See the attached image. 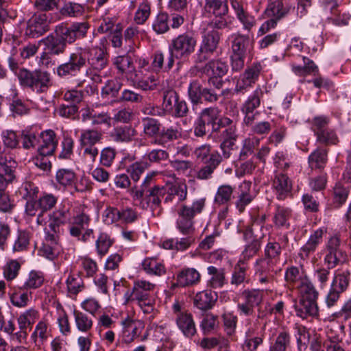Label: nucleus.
<instances>
[{
    "mask_svg": "<svg viewBox=\"0 0 351 351\" xmlns=\"http://www.w3.org/2000/svg\"><path fill=\"white\" fill-rule=\"evenodd\" d=\"M163 101L162 104V109L166 112L170 114L173 112L175 104L179 99L177 92L171 88H167L162 90Z\"/></svg>",
    "mask_w": 351,
    "mask_h": 351,
    "instance_id": "obj_49",
    "label": "nucleus"
},
{
    "mask_svg": "<svg viewBox=\"0 0 351 351\" xmlns=\"http://www.w3.org/2000/svg\"><path fill=\"white\" fill-rule=\"evenodd\" d=\"M166 197L165 202H172L176 197L178 202H182L187 197V186L186 184H175L167 188Z\"/></svg>",
    "mask_w": 351,
    "mask_h": 351,
    "instance_id": "obj_45",
    "label": "nucleus"
},
{
    "mask_svg": "<svg viewBox=\"0 0 351 351\" xmlns=\"http://www.w3.org/2000/svg\"><path fill=\"white\" fill-rule=\"evenodd\" d=\"M197 45L196 38L189 33H183L172 39L169 45V56L167 57L165 69L170 71L175 60L184 61L194 53Z\"/></svg>",
    "mask_w": 351,
    "mask_h": 351,
    "instance_id": "obj_1",
    "label": "nucleus"
},
{
    "mask_svg": "<svg viewBox=\"0 0 351 351\" xmlns=\"http://www.w3.org/2000/svg\"><path fill=\"white\" fill-rule=\"evenodd\" d=\"M69 208L59 207L48 214V221L44 228L46 241L56 242L60 239V226L65 224L69 219Z\"/></svg>",
    "mask_w": 351,
    "mask_h": 351,
    "instance_id": "obj_8",
    "label": "nucleus"
},
{
    "mask_svg": "<svg viewBox=\"0 0 351 351\" xmlns=\"http://www.w3.org/2000/svg\"><path fill=\"white\" fill-rule=\"evenodd\" d=\"M270 92L265 86H257L254 90L247 97L241 106V110L245 115L243 122L247 125L253 124L256 113L254 111L260 107L261 102L264 103L265 99L269 97Z\"/></svg>",
    "mask_w": 351,
    "mask_h": 351,
    "instance_id": "obj_5",
    "label": "nucleus"
},
{
    "mask_svg": "<svg viewBox=\"0 0 351 351\" xmlns=\"http://www.w3.org/2000/svg\"><path fill=\"white\" fill-rule=\"evenodd\" d=\"M230 5L244 30L250 32L256 25L255 17L244 9L243 4L237 0H230Z\"/></svg>",
    "mask_w": 351,
    "mask_h": 351,
    "instance_id": "obj_21",
    "label": "nucleus"
},
{
    "mask_svg": "<svg viewBox=\"0 0 351 351\" xmlns=\"http://www.w3.org/2000/svg\"><path fill=\"white\" fill-rule=\"evenodd\" d=\"M205 10L213 15L228 14L227 0H205Z\"/></svg>",
    "mask_w": 351,
    "mask_h": 351,
    "instance_id": "obj_52",
    "label": "nucleus"
},
{
    "mask_svg": "<svg viewBox=\"0 0 351 351\" xmlns=\"http://www.w3.org/2000/svg\"><path fill=\"white\" fill-rule=\"evenodd\" d=\"M232 53L245 55L247 45L249 43V37L241 34L232 35Z\"/></svg>",
    "mask_w": 351,
    "mask_h": 351,
    "instance_id": "obj_61",
    "label": "nucleus"
},
{
    "mask_svg": "<svg viewBox=\"0 0 351 351\" xmlns=\"http://www.w3.org/2000/svg\"><path fill=\"white\" fill-rule=\"evenodd\" d=\"M220 163V154L217 152L211 154L208 162L197 171L196 178L202 180L211 179L215 170Z\"/></svg>",
    "mask_w": 351,
    "mask_h": 351,
    "instance_id": "obj_31",
    "label": "nucleus"
},
{
    "mask_svg": "<svg viewBox=\"0 0 351 351\" xmlns=\"http://www.w3.org/2000/svg\"><path fill=\"white\" fill-rule=\"evenodd\" d=\"M103 138L101 132L95 129H88L82 131L80 142L81 146H95Z\"/></svg>",
    "mask_w": 351,
    "mask_h": 351,
    "instance_id": "obj_44",
    "label": "nucleus"
},
{
    "mask_svg": "<svg viewBox=\"0 0 351 351\" xmlns=\"http://www.w3.org/2000/svg\"><path fill=\"white\" fill-rule=\"evenodd\" d=\"M10 298L14 306L23 308L27 305L32 293L27 287H14L10 292Z\"/></svg>",
    "mask_w": 351,
    "mask_h": 351,
    "instance_id": "obj_36",
    "label": "nucleus"
},
{
    "mask_svg": "<svg viewBox=\"0 0 351 351\" xmlns=\"http://www.w3.org/2000/svg\"><path fill=\"white\" fill-rule=\"evenodd\" d=\"M292 210L284 206L276 205L273 214V223L276 228L289 229Z\"/></svg>",
    "mask_w": 351,
    "mask_h": 351,
    "instance_id": "obj_29",
    "label": "nucleus"
},
{
    "mask_svg": "<svg viewBox=\"0 0 351 351\" xmlns=\"http://www.w3.org/2000/svg\"><path fill=\"white\" fill-rule=\"evenodd\" d=\"M16 76L21 85L28 87L37 93L46 92L51 86L50 73L40 69L30 71L26 69H20Z\"/></svg>",
    "mask_w": 351,
    "mask_h": 351,
    "instance_id": "obj_4",
    "label": "nucleus"
},
{
    "mask_svg": "<svg viewBox=\"0 0 351 351\" xmlns=\"http://www.w3.org/2000/svg\"><path fill=\"white\" fill-rule=\"evenodd\" d=\"M143 132L148 137H155L159 134L160 132V123L158 120L153 118L146 117L142 121Z\"/></svg>",
    "mask_w": 351,
    "mask_h": 351,
    "instance_id": "obj_59",
    "label": "nucleus"
},
{
    "mask_svg": "<svg viewBox=\"0 0 351 351\" xmlns=\"http://www.w3.org/2000/svg\"><path fill=\"white\" fill-rule=\"evenodd\" d=\"M207 272L210 276L208 282L210 285H223L226 283L223 269L211 265L208 267Z\"/></svg>",
    "mask_w": 351,
    "mask_h": 351,
    "instance_id": "obj_62",
    "label": "nucleus"
},
{
    "mask_svg": "<svg viewBox=\"0 0 351 351\" xmlns=\"http://www.w3.org/2000/svg\"><path fill=\"white\" fill-rule=\"evenodd\" d=\"M263 66L261 63L256 62L247 66L237 80L234 93L245 94L258 81Z\"/></svg>",
    "mask_w": 351,
    "mask_h": 351,
    "instance_id": "obj_12",
    "label": "nucleus"
},
{
    "mask_svg": "<svg viewBox=\"0 0 351 351\" xmlns=\"http://www.w3.org/2000/svg\"><path fill=\"white\" fill-rule=\"evenodd\" d=\"M38 152L42 155H53L58 145L56 134L52 130H46L39 134Z\"/></svg>",
    "mask_w": 351,
    "mask_h": 351,
    "instance_id": "obj_18",
    "label": "nucleus"
},
{
    "mask_svg": "<svg viewBox=\"0 0 351 351\" xmlns=\"http://www.w3.org/2000/svg\"><path fill=\"white\" fill-rule=\"evenodd\" d=\"M217 298V295L210 289H206L198 292L195 298V305L201 310H208L214 304Z\"/></svg>",
    "mask_w": 351,
    "mask_h": 351,
    "instance_id": "obj_39",
    "label": "nucleus"
},
{
    "mask_svg": "<svg viewBox=\"0 0 351 351\" xmlns=\"http://www.w3.org/2000/svg\"><path fill=\"white\" fill-rule=\"evenodd\" d=\"M73 315L77 328L82 332H88L93 328V321L86 313L74 311Z\"/></svg>",
    "mask_w": 351,
    "mask_h": 351,
    "instance_id": "obj_56",
    "label": "nucleus"
},
{
    "mask_svg": "<svg viewBox=\"0 0 351 351\" xmlns=\"http://www.w3.org/2000/svg\"><path fill=\"white\" fill-rule=\"evenodd\" d=\"M175 320L178 328L186 337L192 338L197 333L195 324L191 313H179Z\"/></svg>",
    "mask_w": 351,
    "mask_h": 351,
    "instance_id": "obj_23",
    "label": "nucleus"
},
{
    "mask_svg": "<svg viewBox=\"0 0 351 351\" xmlns=\"http://www.w3.org/2000/svg\"><path fill=\"white\" fill-rule=\"evenodd\" d=\"M219 131L218 137L221 142L234 143L238 138L237 124L232 119L227 117H223L219 120Z\"/></svg>",
    "mask_w": 351,
    "mask_h": 351,
    "instance_id": "obj_17",
    "label": "nucleus"
},
{
    "mask_svg": "<svg viewBox=\"0 0 351 351\" xmlns=\"http://www.w3.org/2000/svg\"><path fill=\"white\" fill-rule=\"evenodd\" d=\"M328 161V151L317 148L308 156V162L312 169H323Z\"/></svg>",
    "mask_w": 351,
    "mask_h": 351,
    "instance_id": "obj_42",
    "label": "nucleus"
},
{
    "mask_svg": "<svg viewBox=\"0 0 351 351\" xmlns=\"http://www.w3.org/2000/svg\"><path fill=\"white\" fill-rule=\"evenodd\" d=\"M167 193V187L156 185L150 187L146 192L144 199L138 204L143 209H149L154 216H158L162 213L161 199Z\"/></svg>",
    "mask_w": 351,
    "mask_h": 351,
    "instance_id": "obj_11",
    "label": "nucleus"
},
{
    "mask_svg": "<svg viewBox=\"0 0 351 351\" xmlns=\"http://www.w3.org/2000/svg\"><path fill=\"white\" fill-rule=\"evenodd\" d=\"M120 223L130 224L136 222L140 217V214L136 208L130 206H125L119 208Z\"/></svg>",
    "mask_w": 351,
    "mask_h": 351,
    "instance_id": "obj_64",
    "label": "nucleus"
},
{
    "mask_svg": "<svg viewBox=\"0 0 351 351\" xmlns=\"http://www.w3.org/2000/svg\"><path fill=\"white\" fill-rule=\"evenodd\" d=\"M272 185L278 199H285L291 195L292 184L287 175L283 173L276 175Z\"/></svg>",
    "mask_w": 351,
    "mask_h": 351,
    "instance_id": "obj_24",
    "label": "nucleus"
},
{
    "mask_svg": "<svg viewBox=\"0 0 351 351\" xmlns=\"http://www.w3.org/2000/svg\"><path fill=\"white\" fill-rule=\"evenodd\" d=\"M134 135V130L129 126L114 128L110 134V136L115 142H128Z\"/></svg>",
    "mask_w": 351,
    "mask_h": 351,
    "instance_id": "obj_48",
    "label": "nucleus"
},
{
    "mask_svg": "<svg viewBox=\"0 0 351 351\" xmlns=\"http://www.w3.org/2000/svg\"><path fill=\"white\" fill-rule=\"evenodd\" d=\"M227 15H213L214 18L208 22L206 28L214 31L230 28L232 21L231 17Z\"/></svg>",
    "mask_w": 351,
    "mask_h": 351,
    "instance_id": "obj_57",
    "label": "nucleus"
},
{
    "mask_svg": "<svg viewBox=\"0 0 351 351\" xmlns=\"http://www.w3.org/2000/svg\"><path fill=\"white\" fill-rule=\"evenodd\" d=\"M89 47H75L69 53L68 61L57 67V75L64 79L77 76L88 60Z\"/></svg>",
    "mask_w": 351,
    "mask_h": 351,
    "instance_id": "obj_2",
    "label": "nucleus"
},
{
    "mask_svg": "<svg viewBox=\"0 0 351 351\" xmlns=\"http://www.w3.org/2000/svg\"><path fill=\"white\" fill-rule=\"evenodd\" d=\"M285 278L289 283H297L299 285H309L311 284L307 276L301 274L298 268L294 266L287 269Z\"/></svg>",
    "mask_w": 351,
    "mask_h": 351,
    "instance_id": "obj_50",
    "label": "nucleus"
},
{
    "mask_svg": "<svg viewBox=\"0 0 351 351\" xmlns=\"http://www.w3.org/2000/svg\"><path fill=\"white\" fill-rule=\"evenodd\" d=\"M88 63L90 67L95 70L104 69L108 63V55L106 50L99 47L89 48Z\"/></svg>",
    "mask_w": 351,
    "mask_h": 351,
    "instance_id": "obj_22",
    "label": "nucleus"
},
{
    "mask_svg": "<svg viewBox=\"0 0 351 351\" xmlns=\"http://www.w3.org/2000/svg\"><path fill=\"white\" fill-rule=\"evenodd\" d=\"M342 244L339 234L329 237L326 241L323 250L324 263L328 269L335 268L346 259V254L342 249Z\"/></svg>",
    "mask_w": 351,
    "mask_h": 351,
    "instance_id": "obj_9",
    "label": "nucleus"
},
{
    "mask_svg": "<svg viewBox=\"0 0 351 351\" xmlns=\"http://www.w3.org/2000/svg\"><path fill=\"white\" fill-rule=\"evenodd\" d=\"M47 30V14L36 13L28 20L25 34L30 38H38Z\"/></svg>",
    "mask_w": 351,
    "mask_h": 351,
    "instance_id": "obj_15",
    "label": "nucleus"
},
{
    "mask_svg": "<svg viewBox=\"0 0 351 351\" xmlns=\"http://www.w3.org/2000/svg\"><path fill=\"white\" fill-rule=\"evenodd\" d=\"M304 65H299L295 62H291V67L292 71L298 76H306L308 75H317L319 69L315 62L306 56L300 57Z\"/></svg>",
    "mask_w": 351,
    "mask_h": 351,
    "instance_id": "obj_37",
    "label": "nucleus"
},
{
    "mask_svg": "<svg viewBox=\"0 0 351 351\" xmlns=\"http://www.w3.org/2000/svg\"><path fill=\"white\" fill-rule=\"evenodd\" d=\"M326 232L327 228L326 227H321L311 232L307 241L301 247L298 253L301 260L306 261L310 255L316 251L318 246L322 243L323 237Z\"/></svg>",
    "mask_w": 351,
    "mask_h": 351,
    "instance_id": "obj_14",
    "label": "nucleus"
},
{
    "mask_svg": "<svg viewBox=\"0 0 351 351\" xmlns=\"http://www.w3.org/2000/svg\"><path fill=\"white\" fill-rule=\"evenodd\" d=\"M176 285H193L199 283L200 274L194 268H184L177 274Z\"/></svg>",
    "mask_w": 351,
    "mask_h": 351,
    "instance_id": "obj_40",
    "label": "nucleus"
},
{
    "mask_svg": "<svg viewBox=\"0 0 351 351\" xmlns=\"http://www.w3.org/2000/svg\"><path fill=\"white\" fill-rule=\"evenodd\" d=\"M114 64L122 74H125L128 80H130L138 71L133 64L132 58L128 56H119L114 60Z\"/></svg>",
    "mask_w": 351,
    "mask_h": 351,
    "instance_id": "obj_38",
    "label": "nucleus"
},
{
    "mask_svg": "<svg viewBox=\"0 0 351 351\" xmlns=\"http://www.w3.org/2000/svg\"><path fill=\"white\" fill-rule=\"evenodd\" d=\"M130 80L136 88L144 91L155 90L159 82L155 75L142 76L141 71H138Z\"/></svg>",
    "mask_w": 351,
    "mask_h": 351,
    "instance_id": "obj_33",
    "label": "nucleus"
},
{
    "mask_svg": "<svg viewBox=\"0 0 351 351\" xmlns=\"http://www.w3.org/2000/svg\"><path fill=\"white\" fill-rule=\"evenodd\" d=\"M254 268L255 276L261 284H274V274L281 270L280 263L265 256L256 260Z\"/></svg>",
    "mask_w": 351,
    "mask_h": 351,
    "instance_id": "obj_10",
    "label": "nucleus"
},
{
    "mask_svg": "<svg viewBox=\"0 0 351 351\" xmlns=\"http://www.w3.org/2000/svg\"><path fill=\"white\" fill-rule=\"evenodd\" d=\"M291 346V335L289 331L282 329L278 332L269 351H287Z\"/></svg>",
    "mask_w": 351,
    "mask_h": 351,
    "instance_id": "obj_46",
    "label": "nucleus"
},
{
    "mask_svg": "<svg viewBox=\"0 0 351 351\" xmlns=\"http://www.w3.org/2000/svg\"><path fill=\"white\" fill-rule=\"evenodd\" d=\"M114 240L106 232H100L95 241V247L100 257L104 256L112 245Z\"/></svg>",
    "mask_w": 351,
    "mask_h": 351,
    "instance_id": "obj_53",
    "label": "nucleus"
},
{
    "mask_svg": "<svg viewBox=\"0 0 351 351\" xmlns=\"http://www.w3.org/2000/svg\"><path fill=\"white\" fill-rule=\"evenodd\" d=\"M56 182L60 189L73 188L75 191L83 192L87 186H81L76 182V175L73 171L69 169H60L56 173Z\"/></svg>",
    "mask_w": 351,
    "mask_h": 351,
    "instance_id": "obj_16",
    "label": "nucleus"
},
{
    "mask_svg": "<svg viewBox=\"0 0 351 351\" xmlns=\"http://www.w3.org/2000/svg\"><path fill=\"white\" fill-rule=\"evenodd\" d=\"M182 129L178 126H170L169 128H163L159 134L154 140V143L165 146L170 142L178 140L182 137Z\"/></svg>",
    "mask_w": 351,
    "mask_h": 351,
    "instance_id": "obj_35",
    "label": "nucleus"
},
{
    "mask_svg": "<svg viewBox=\"0 0 351 351\" xmlns=\"http://www.w3.org/2000/svg\"><path fill=\"white\" fill-rule=\"evenodd\" d=\"M275 19H270L265 21L258 30L257 36H261L268 33L271 29H274L278 23V21L285 16L287 13V10L284 9L281 2H277L271 8Z\"/></svg>",
    "mask_w": 351,
    "mask_h": 351,
    "instance_id": "obj_28",
    "label": "nucleus"
},
{
    "mask_svg": "<svg viewBox=\"0 0 351 351\" xmlns=\"http://www.w3.org/2000/svg\"><path fill=\"white\" fill-rule=\"evenodd\" d=\"M275 19H270L265 21L258 30L257 36H261L268 33L271 29H274L278 23V21L285 16L287 13V10L284 9L281 2H277L271 8Z\"/></svg>",
    "mask_w": 351,
    "mask_h": 351,
    "instance_id": "obj_27",
    "label": "nucleus"
},
{
    "mask_svg": "<svg viewBox=\"0 0 351 351\" xmlns=\"http://www.w3.org/2000/svg\"><path fill=\"white\" fill-rule=\"evenodd\" d=\"M38 311L34 308H29L22 313L17 318V322L20 331L16 332L17 339L21 342L23 339L27 337L28 328H32V326L38 318Z\"/></svg>",
    "mask_w": 351,
    "mask_h": 351,
    "instance_id": "obj_19",
    "label": "nucleus"
},
{
    "mask_svg": "<svg viewBox=\"0 0 351 351\" xmlns=\"http://www.w3.org/2000/svg\"><path fill=\"white\" fill-rule=\"evenodd\" d=\"M350 188L341 181L337 182L333 188L334 203L338 206H342L348 199Z\"/></svg>",
    "mask_w": 351,
    "mask_h": 351,
    "instance_id": "obj_55",
    "label": "nucleus"
},
{
    "mask_svg": "<svg viewBox=\"0 0 351 351\" xmlns=\"http://www.w3.org/2000/svg\"><path fill=\"white\" fill-rule=\"evenodd\" d=\"M241 297L243 302L238 304L240 314L250 316L253 314L254 307L262 302L263 292L259 289L245 290Z\"/></svg>",
    "mask_w": 351,
    "mask_h": 351,
    "instance_id": "obj_13",
    "label": "nucleus"
},
{
    "mask_svg": "<svg viewBox=\"0 0 351 351\" xmlns=\"http://www.w3.org/2000/svg\"><path fill=\"white\" fill-rule=\"evenodd\" d=\"M16 163L10 156H0V177L7 185L12 183L16 178Z\"/></svg>",
    "mask_w": 351,
    "mask_h": 351,
    "instance_id": "obj_30",
    "label": "nucleus"
},
{
    "mask_svg": "<svg viewBox=\"0 0 351 351\" xmlns=\"http://www.w3.org/2000/svg\"><path fill=\"white\" fill-rule=\"evenodd\" d=\"M38 193V187L30 182L23 183L19 189L20 195L26 201L37 199Z\"/></svg>",
    "mask_w": 351,
    "mask_h": 351,
    "instance_id": "obj_63",
    "label": "nucleus"
},
{
    "mask_svg": "<svg viewBox=\"0 0 351 351\" xmlns=\"http://www.w3.org/2000/svg\"><path fill=\"white\" fill-rule=\"evenodd\" d=\"M260 139L252 136L245 138L243 141L242 147L239 153V160H244L250 155L254 153V150L259 145Z\"/></svg>",
    "mask_w": 351,
    "mask_h": 351,
    "instance_id": "obj_58",
    "label": "nucleus"
},
{
    "mask_svg": "<svg viewBox=\"0 0 351 351\" xmlns=\"http://www.w3.org/2000/svg\"><path fill=\"white\" fill-rule=\"evenodd\" d=\"M221 36L218 31L204 29L201 43L194 56L195 63H202L210 58L219 47Z\"/></svg>",
    "mask_w": 351,
    "mask_h": 351,
    "instance_id": "obj_7",
    "label": "nucleus"
},
{
    "mask_svg": "<svg viewBox=\"0 0 351 351\" xmlns=\"http://www.w3.org/2000/svg\"><path fill=\"white\" fill-rule=\"evenodd\" d=\"M90 220V216L84 212L73 216L69 223L70 235L73 237L81 236L82 231L88 227Z\"/></svg>",
    "mask_w": 351,
    "mask_h": 351,
    "instance_id": "obj_25",
    "label": "nucleus"
},
{
    "mask_svg": "<svg viewBox=\"0 0 351 351\" xmlns=\"http://www.w3.org/2000/svg\"><path fill=\"white\" fill-rule=\"evenodd\" d=\"M234 189L230 184L220 185L216 191L214 202L218 205H226L232 199Z\"/></svg>",
    "mask_w": 351,
    "mask_h": 351,
    "instance_id": "obj_51",
    "label": "nucleus"
},
{
    "mask_svg": "<svg viewBox=\"0 0 351 351\" xmlns=\"http://www.w3.org/2000/svg\"><path fill=\"white\" fill-rule=\"evenodd\" d=\"M275 19H270L265 21L258 30L257 36H261L268 33L271 29H274L278 23V21L285 16L287 13V10L284 9L281 2H277L271 8Z\"/></svg>",
    "mask_w": 351,
    "mask_h": 351,
    "instance_id": "obj_26",
    "label": "nucleus"
},
{
    "mask_svg": "<svg viewBox=\"0 0 351 351\" xmlns=\"http://www.w3.org/2000/svg\"><path fill=\"white\" fill-rule=\"evenodd\" d=\"M300 298L295 306L296 315L302 318L318 315V292L314 287H300Z\"/></svg>",
    "mask_w": 351,
    "mask_h": 351,
    "instance_id": "obj_6",
    "label": "nucleus"
},
{
    "mask_svg": "<svg viewBox=\"0 0 351 351\" xmlns=\"http://www.w3.org/2000/svg\"><path fill=\"white\" fill-rule=\"evenodd\" d=\"M38 137L39 134L32 129L23 130L21 135L23 148L27 150L36 148L39 142Z\"/></svg>",
    "mask_w": 351,
    "mask_h": 351,
    "instance_id": "obj_54",
    "label": "nucleus"
},
{
    "mask_svg": "<svg viewBox=\"0 0 351 351\" xmlns=\"http://www.w3.org/2000/svg\"><path fill=\"white\" fill-rule=\"evenodd\" d=\"M143 269L149 274L161 276L166 273L165 265L155 258H147L143 263Z\"/></svg>",
    "mask_w": 351,
    "mask_h": 351,
    "instance_id": "obj_47",
    "label": "nucleus"
},
{
    "mask_svg": "<svg viewBox=\"0 0 351 351\" xmlns=\"http://www.w3.org/2000/svg\"><path fill=\"white\" fill-rule=\"evenodd\" d=\"M42 42L45 44L47 51L53 56L63 54L66 51V45L57 36L52 35L47 36L45 38L42 40Z\"/></svg>",
    "mask_w": 351,
    "mask_h": 351,
    "instance_id": "obj_43",
    "label": "nucleus"
},
{
    "mask_svg": "<svg viewBox=\"0 0 351 351\" xmlns=\"http://www.w3.org/2000/svg\"><path fill=\"white\" fill-rule=\"evenodd\" d=\"M265 338L264 330H258L256 326H251L246 332L245 346L248 351H256L263 344Z\"/></svg>",
    "mask_w": 351,
    "mask_h": 351,
    "instance_id": "obj_34",
    "label": "nucleus"
},
{
    "mask_svg": "<svg viewBox=\"0 0 351 351\" xmlns=\"http://www.w3.org/2000/svg\"><path fill=\"white\" fill-rule=\"evenodd\" d=\"M206 206V198L194 200L191 205L182 204L178 209L176 227L183 234L190 235L194 232L193 219L202 213Z\"/></svg>",
    "mask_w": 351,
    "mask_h": 351,
    "instance_id": "obj_3",
    "label": "nucleus"
},
{
    "mask_svg": "<svg viewBox=\"0 0 351 351\" xmlns=\"http://www.w3.org/2000/svg\"><path fill=\"white\" fill-rule=\"evenodd\" d=\"M223 116H220V112L217 108H207L203 110L199 117L207 124L211 125L213 132L219 131V122Z\"/></svg>",
    "mask_w": 351,
    "mask_h": 351,
    "instance_id": "obj_41",
    "label": "nucleus"
},
{
    "mask_svg": "<svg viewBox=\"0 0 351 351\" xmlns=\"http://www.w3.org/2000/svg\"><path fill=\"white\" fill-rule=\"evenodd\" d=\"M37 200L40 206V212L37 215L36 223L38 226H45L47 220L44 215L55 208L58 202V197L51 193H43Z\"/></svg>",
    "mask_w": 351,
    "mask_h": 351,
    "instance_id": "obj_20",
    "label": "nucleus"
},
{
    "mask_svg": "<svg viewBox=\"0 0 351 351\" xmlns=\"http://www.w3.org/2000/svg\"><path fill=\"white\" fill-rule=\"evenodd\" d=\"M208 76L222 77L228 71V65L222 59H213L208 61L202 69Z\"/></svg>",
    "mask_w": 351,
    "mask_h": 351,
    "instance_id": "obj_32",
    "label": "nucleus"
},
{
    "mask_svg": "<svg viewBox=\"0 0 351 351\" xmlns=\"http://www.w3.org/2000/svg\"><path fill=\"white\" fill-rule=\"evenodd\" d=\"M199 345L204 349H212L218 346L219 350H220L222 348H228L230 343L223 337H206L201 340Z\"/></svg>",
    "mask_w": 351,
    "mask_h": 351,
    "instance_id": "obj_60",
    "label": "nucleus"
}]
</instances>
